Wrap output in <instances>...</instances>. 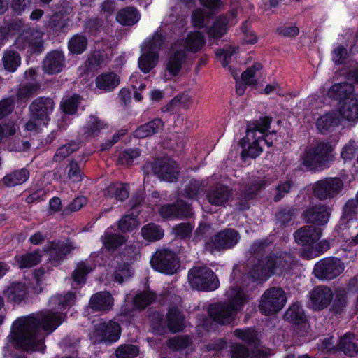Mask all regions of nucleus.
<instances>
[{
  "mask_svg": "<svg viewBox=\"0 0 358 358\" xmlns=\"http://www.w3.org/2000/svg\"><path fill=\"white\" fill-rule=\"evenodd\" d=\"M294 186L295 182L292 179L280 181L275 187L276 194L273 196V201L275 202L280 201L286 194L291 192Z\"/></svg>",
  "mask_w": 358,
  "mask_h": 358,
  "instance_id": "obj_56",
  "label": "nucleus"
},
{
  "mask_svg": "<svg viewBox=\"0 0 358 358\" xmlns=\"http://www.w3.org/2000/svg\"><path fill=\"white\" fill-rule=\"evenodd\" d=\"M344 184L338 177H326L316 181L312 187L313 196L320 201L331 199L338 196Z\"/></svg>",
  "mask_w": 358,
  "mask_h": 358,
  "instance_id": "obj_9",
  "label": "nucleus"
},
{
  "mask_svg": "<svg viewBox=\"0 0 358 358\" xmlns=\"http://www.w3.org/2000/svg\"><path fill=\"white\" fill-rule=\"evenodd\" d=\"M333 297L334 292L329 287L317 286L310 292L311 307L314 310H322L331 303Z\"/></svg>",
  "mask_w": 358,
  "mask_h": 358,
  "instance_id": "obj_16",
  "label": "nucleus"
},
{
  "mask_svg": "<svg viewBox=\"0 0 358 358\" xmlns=\"http://www.w3.org/2000/svg\"><path fill=\"white\" fill-rule=\"evenodd\" d=\"M285 320L305 328L307 325L303 311L297 304L290 306L284 315Z\"/></svg>",
  "mask_w": 358,
  "mask_h": 358,
  "instance_id": "obj_39",
  "label": "nucleus"
},
{
  "mask_svg": "<svg viewBox=\"0 0 358 358\" xmlns=\"http://www.w3.org/2000/svg\"><path fill=\"white\" fill-rule=\"evenodd\" d=\"M290 260L286 254L268 255L252 267L250 275L255 280H265L273 275H282L290 268Z\"/></svg>",
  "mask_w": 358,
  "mask_h": 358,
  "instance_id": "obj_3",
  "label": "nucleus"
},
{
  "mask_svg": "<svg viewBox=\"0 0 358 358\" xmlns=\"http://www.w3.org/2000/svg\"><path fill=\"white\" fill-rule=\"evenodd\" d=\"M87 201L85 196H76L66 206L63 208L62 213H61L62 216L66 217L73 213L78 211L87 203Z\"/></svg>",
  "mask_w": 358,
  "mask_h": 358,
  "instance_id": "obj_51",
  "label": "nucleus"
},
{
  "mask_svg": "<svg viewBox=\"0 0 358 358\" xmlns=\"http://www.w3.org/2000/svg\"><path fill=\"white\" fill-rule=\"evenodd\" d=\"M27 294V289L24 284L13 283L3 291L4 296L8 301L13 302H21Z\"/></svg>",
  "mask_w": 358,
  "mask_h": 358,
  "instance_id": "obj_40",
  "label": "nucleus"
},
{
  "mask_svg": "<svg viewBox=\"0 0 358 358\" xmlns=\"http://www.w3.org/2000/svg\"><path fill=\"white\" fill-rule=\"evenodd\" d=\"M103 193L106 196L122 201L129 197V186L127 183L112 182L104 189Z\"/></svg>",
  "mask_w": 358,
  "mask_h": 358,
  "instance_id": "obj_32",
  "label": "nucleus"
},
{
  "mask_svg": "<svg viewBox=\"0 0 358 358\" xmlns=\"http://www.w3.org/2000/svg\"><path fill=\"white\" fill-rule=\"evenodd\" d=\"M64 317V315L48 310L18 318L12 326L14 345L26 351H43L44 336L40 328L49 334L62 323Z\"/></svg>",
  "mask_w": 358,
  "mask_h": 358,
  "instance_id": "obj_1",
  "label": "nucleus"
},
{
  "mask_svg": "<svg viewBox=\"0 0 358 358\" xmlns=\"http://www.w3.org/2000/svg\"><path fill=\"white\" fill-rule=\"evenodd\" d=\"M187 58L186 52L182 49L171 51L168 56L165 70L171 77H177L182 65Z\"/></svg>",
  "mask_w": 358,
  "mask_h": 358,
  "instance_id": "obj_21",
  "label": "nucleus"
},
{
  "mask_svg": "<svg viewBox=\"0 0 358 358\" xmlns=\"http://www.w3.org/2000/svg\"><path fill=\"white\" fill-rule=\"evenodd\" d=\"M104 22L98 17H91L86 20L85 27L90 36H96L103 30Z\"/></svg>",
  "mask_w": 358,
  "mask_h": 358,
  "instance_id": "obj_57",
  "label": "nucleus"
},
{
  "mask_svg": "<svg viewBox=\"0 0 358 358\" xmlns=\"http://www.w3.org/2000/svg\"><path fill=\"white\" fill-rule=\"evenodd\" d=\"M235 336L245 342L250 346H254L259 344V340L257 338L256 331L251 329H237L234 331Z\"/></svg>",
  "mask_w": 358,
  "mask_h": 358,
  "instance_id": "obj_53",
  "label": "nucleus"
},
{
  "mask_svg": "<svg viewBox=\"0 0 358 358\" xmlns=\"http://www.w3.org/2000/svg\"><path fill=\"white\" fill-rule=\"evenodd\" d=\"M55 108L52 98L39 96L33 100L29 106V120L25 124L28 131H37L41 126H47Z\"/></svg>",
  "mask_w": 358,
  "mask_h": 358,
  "instance_id": "obj_5",
  "label": "nucleus"
},
{
  "mask_svg": "<svg viewBox=\"0 0 358 358\" xmlns=\"http://www.w3.org/2000/svg\"><path fill=\"white\" fill-rule=\"evenodd\" d=\"M287 302L285 291L280 287L267 289L261 297L259 308L262 313L272 315L279 312Z\"/></svg>",
  "mask_w": 358,
  "mask_h": 358,
  "instance_id": "obj_8",
  "label": "nucleus"
},
{
  "mask_svg": "<svg viewBox=\"0 0 358 358\" xmlns=\"http://www.w3.org/2000/svg\"><path fill=\"white\" fill-rule=\"evenodd\" d=\"M2 60L4 69L11 73L15 72L21 64V57L20 54L13 50L6 51Z\"/></svg>",
  "mask_w": 358,
  "mask_h": 358,
  "instance_id": "obj_46",
  "label": "nucleus"
},
{
  "mask_svg": "<svg viewBox=\"0 0 358 358\" xmlns=\"http://www.w3.org/2000/svg\"><path fill=\"white\" fill-rule=\"evenodd\" d=\"M127 241L125 236L119 234H106L103 238V248L114 252Z\"/></svg>",
  "mask_w": 358,
  "mask_h": 358,
  "instance_id": "obj_47",
  "label": "nucleus"
},
{
  "mask_svg": "<svg viewBox=\"0 0 358 358\" xmlns=\"http://www.w3.org/2000/svg\"><path fill=\"white\" fill-rule=\"evenodd\" d=\"M158 60L159 54L156 51L147 50L138 58V67L143 73H148L156 66Z\"/></svg>",
  "mask_w": 358,
  "mask_h": 358,
  "instance_id": "obj_38",
  "label": "nucleus"
},
{
  "mask_svg": "<svg viewBox=\"0 0 358 358\" xmlns=\"http://www.w3.org/2000/svg\"><path fill=\"white\" fill-rule=\"evenodd\" d=\"M92 271L85 262H81L78 264L77 268L72 274V278L75 282L78 284L85 281V276Z\"/></svg>",
  "mask_w": 358,
  "mask_h": 358,
  "instance_id": "obj_64",
  "label": "nucleus"
},
{
  "mask_svg": "<svg viewBox=\"0 0 358 358\" xmlns=\"http://www.w3.org/2000/svg\"><path fill=\"white\" fill-rule=\"evenodd\" d=\"M231 190L226 185H220L210 189L207 194L208 202L214 206L224 205L231 196Z\"/></svg>",
  "mask_w": 358,
  "mask_h": 358,
  "instance_id": "obj_28",
  "label": "nucleus"
},
{
  "mask_svg": "<svg viewBox=\"0 0 358 358\" xmlns=\"http://www.w3.org/2000/svg\"><path fill=\"white\" fill-rule=\"evenodd\" d=\"M341 124V115L338 112L332 110L320 115L316 120L315 125L318 131L322 134L332 131Z\"/></svg>",
  "mask_w": 358,
  "mask_h": 358,
  "instance_id": "obj_24",
  "label": "nucleus"
},
{
  "mask_svg": "<svg viewBox=\"0 0 358 358\" xmlns=\"http://www.w3.org/2000/svg\"><path fill=\"white\" fill-rule=\"evenodd\" d=\"M141 154V150L138 148H127L120 152L118 156V162L122 165L130 166L134 160Z\"/></svg>",
  "mask_w": 358,
  "mask_h": 358,
  "instance_id": "obj_55",
  "label": "nucleus"
},
{
  "mask_svg": "<svg viewBox=\"0 0 358 358\" xmlns=\"http://www.w3.org/2000/svg\"><path fill=\"white\" fill-rule=\"evenodd\" d=\"M67 178L74 183L81 182L84 178V173L82 171L81 165L78 158L71 159L66 167Z\"/></svg>",
  "mask_w": 358,
  "mask_h": 358,
  "instance_id": "obj_49",
  "label": "nucleus"
},
{
  "mask_svg": "<svg viewBox=\"0 0 358 358\" xmlns=\"http://www.w3.org/2000/svg\"><path fill=\"white\" fill-rule=\"evenodd\" d=\"M36 31L31 29L23 30L15 41V45L19 50H24L28 48L35 40Z\"/></svg>",
  "mask_w": 358,
  "mask_h": 358,
  "instance_id": "obj_48",
  "label": "nucleus"
},
{
  "mask_svg": "<svg viewBox=\"0 0 358 358\" xmlns=\"http://www.w3.org/2000/svg\"><path fill=\"white\" fill-rule=\"evenodd\" d=\"M331 213V208L325 204H317L306 209L302 217L306 224H327Z\"/></svg>",
  "mask_w": 358,
  "mask_h": 358,
  "instance_id": "obj_15",
  "label": "nucleus"
},
{
  "mask_svg": "<svg viewBox=\"0 0 358 358\" xmlns=\"http://www.w3.org/2000/svg\"><path fill=\"white\" fill-rule=\"evenodd\" d=\"M208 312L210 317L221 324H229L238 313L228 305L227 302L211 304Z\"/></svg>",
  "mask_w": 358,
  "mask_h": 358,
  "instance_id": "obj_17",
  "label": "nucleus"
},
{
  "mask_svg": "<svg viewBox=\"0 0 358 358\" xmlns=\"http://www.w3.org/2000/svg\"><path fill=\"white\" fill-rule=\"evenodd\" d=\"M103 127V123L97 117L90 115L84 127V134L87 137H96L99 136Z\"/></svg>",
  "mask_w": 358,
  "mask_h": 358,
  "instance_id": "obj_50",
  "label": "nucleus"
},
{
  "mask_svg": "<svg viewBox=\"0 0 358 358\" xmlns=\"http://www.w3.org/2000/svg\"><path fill=\"white\" fill-rule=\"evenodd\" d=\"M345 264L337 257H328L319 260L314 266L313 274L320 280H331L340 275Z\"/></svg>",
  "mask_w": 358,
  "mask_h": 358,
  "instance_id": "obj_10",
  "label": "nucleus"
},
{
  "mask_svg": "<svg viewBox=\"0 0 358 358\" xmlns=\"http://www.w3.org/2000/svg\"><path fill=\"white\" fill-rule=\"evenodd\" d=\"M139 352L138 348L134 345H122L115 350L117 358H134Z\"/></svg>",
  "mask_w": 358,
  "mask_h": 358,
  "instance_id": "obj_59",
  "label": "nucleus"
},
{
  "mask_svg": "<svg viewBox=\"0 0 358 358\" xmlns=\"http://www.w3.org/2000/svg\"><path fill=\"white\" fill-rule=\"evenodd\" d=\"M155 299V295L150 292L140 293L136 296L134 299V306L141 309H143Z\"/></svg>",
  "mask_w": 358,
  "mask_h": 358,
  "instance_id": "obj_61",
  "label": "nucleus"
},
{
  "mask_svg": "<svg viewBox=\"0 0 358 358\" xmlns=\"http://www.w3.org/2000/svg\"><path fill=\"white\" fill-rule=\"evenodd\" d=\"M150 263L154 269L166 274L176 273L180 266V262L176 255L166 249L156 251Z\"/></svg>",
  "mask_w": 358,
  "mask_h": 358,
  "instance_id": "obj_11",
  "label": "nucleus"
},
{
  "mask_svg": "<svg viewBox=\"0 0 358 358\" xmlns=\"http://www.w3.org/2000/svg\"><path fill=\"white\" fill-rule=\"evenodd\" d=\"M29 176V171L27 168H21L6 173L1 180V182L7 187H13L26 182Z\"/></svg>",
  "mask_w": 358,
  "mask_h": 358,
  "instance_id": "obj_27",
  "label": "nucleus"
},
{
  "mask_svg": "<svg viewBox=\"0 0 358 358\" xmlns=\"http://www.w3.org/2000/svg\"><path fill=\"white\" fill-rule=\"evenodd\" d=\"M352 94L353 89L347 83H335L327 91V96L332 100L338 101L339 106Z\"/></svg>",
  "mask_w": 358,
  "mask_h": 358,
  "instance_id": "obj_29",
  "label": "nucleus"
},
{
  "mask_svg": "<svg viewBox=\"0 0 358 358\" xmlns=\"http://www.w3.org/2000/svg\"><path fill=\"white\" fill-rule=\"evenodd\" d=\"M168 327L173 332H178L184 327V316L181 312L173 308L169 310L166 315Z\"/></svg>",
  "mask_w": 358,
  "mask_h": 358,
  "instance_id": "obj_41",
  "label": "nucleus"
},
{
  "mask_svg": "<svg viewBox=\"0 0 358 358\" xmlns=\"http://www.w3.org/2000/svg\"><path fill=\"white\" fill-rule=\"evenodd\" d=\"M81 101L82 96L76 93L62 100L60 103L62 113L69 115H75L78 112V108L81 103Z\"/></svg>",
  "mask_w": 358,
  "mask_h": 358,
  "instance_id": "obj_43",
  "label": "nucleus"
},
{
  "mask_svg": "<svg viewBox=\"0 0 358 358\" xmlns=\"http://www.w3.org/2000/svg\"><path fill=\"white\" fill-rule=\"evenodd\" d=\"M145 175L153 174L159 179L176 182L179 178L180 167L178 163L171 157H157L153 161H148L142 166Z\"/></svg>",
  "mask_w": 358,
  "mask_h": 358,
  "instance_id": "obj_6",
  "label": "nucleus"
},
{
  "mask_svg": "<svg viewBox=\"0 0 358 358\" xmlns=\"http://www.w3.org/2000/svg\"><path fill=\"white\" fill-rule=\"evenodd\" d=\"M329 243L326 241H321L315 245L301 249L300 255L306 259H312L320 254L327 252L329 249Z\"/></svg>",
  "mask_w": 358,
  "mask_h": 358,
  "instance_id": "obj_44",
  "label": "nucleus"
},
{
  "mask_svg": "<svg viewBox=\"0 0 358 358\" xmlns=\"http://www.w3.org/2000/svg\"><path fill=\"white\" fill-rule=\"evenodd\" d=\"M190 286L196 290L212 292L217 289L220 282L215 273L206 266H194L188 273Z\"/></svg>",
  "mask_w": 358,
  "mask_h": 358,
  "instance_id": "obj_7",
  "label": "nucleus"
},
{
  "mask_svg": "<svg viewBox=\"0 0 358 358\" xmlns=\"http://www.w3.org/2000/svg\"><path fill=\"white\" fill-rule=\"evenodd\" d=\"M322 230L317 225H304L294 234L296 241L303 245L310 247L320 238Z\"/></svg>",
  "mask_w": 358,
  "mask_h": 358,
  "instance_id": "obj_19",
  "label": "nucleus"
},
{
  "mask_svg": "<svg viewBox=\"0 0 358 358\" xmlns=\"http://www.w3.org/2000/svg\"><path fill=\"white\" fill-rule=\"evenodd\" d=\"M159 213L162 217L167 220L189 218L192 215L191 205L183 200L162 206Z\"/></svg>",
  "mask_w": 358,
  "mask_h": 358,
  "instance_id": "obj_14",
  "label": "nucleus"
},
{
  "mask_svg": "<svg viewBox=\"0 0 358 358\" xmlns=\"http://www.w3.org/2000/svg\"><path fill=\"white\" fill-rule=\"evenodd\" d=\"M272 117L269 115L260 116L259 118L250 125L246 130L245 136L238 143L242 148L241 159L246 162L248 159H255L263 152L260 145V141L263 134L266 133L271 127Z\"/></svg>",
  "mask_w": 358,
  "mask_h": 358,
  "instance_id": "obj_2",
  "label": "nucleus"
},
{
  "mask_svg": "<svg viewBox=\"0 0 358 358\" xmlns=\"http://www.w3.org/2000/svg\"><path fill=\"white\" fill-rule=\"evenodd\" d=\"M164 126L160 118H155L147 123L138 126L134 131V136L144 138L157 134Z\"/></svg>",
  "mask_w": 358,
  "mask_h": 358,
  "instance_id": "obj_30",
  "label": "nucleus"
},
{
  "mask_svg": "<svg viewBox=\"0 0 358 358\" xmlns=\"http://www.w3.org/2000/svg\"><path fill=\"white\" fill-rule=\"evenodd\" d=\"M334 147L329 141H320L307 148L301 158L302 164L310 171H322L334 161Z\"/></svg>",
  "mask_w": 358,
  "mask_h": 358,
  "instance_id": "obj_4",
  "label": "nucleus"
},
{
  "mask_svg": "<svg viewBox=\"0 0 358 358\" xmlns=\"http://www.w3.org/2000/svg\"><path fill=\"white\" fill-rule=\"evenodd\" d=\"M121 334V327L119 323L110 320L101 321L94 324L92 338L95 342H115Z\"/></svg>",
  "mask_w": 358,
  "mask_h": 358,
  "instance_id": "obj_13",
  "label": "nucleus"
},
{
  "mask_svg": "<svg viewBox=\"0 0 358 358\" xmlns=\"http://www.w3.org/2000/svg\"><path fill=\"white\" fill-rule=\"evenodd\" d=\"M358 202L355 200H349L343 207V213L340 219V224H349L357 220Z\"/></svg>",
  "mask_w": 358,
  "mask_h": 358,
  "instance_id": "obj_45",
  "label": "nucleus"
},
{
  "mask_svg": "<svg viewBox=\"0 0 358 358\" xmlns=\"http://www.w3.org/2000/svg\"><path fill=\"white\" fill-rule=\"evenodd\" d=\"M74 248L71 243H66L65 245L60 246L57 243L52 242L47 245L50 257L55 260L63 259Z\"/></svg>",
  "mask_w": 358,
  "mask_h": 358,
  "instance_id": "obj_42",
  "label": "nucleus"
},
{
  "mask_svg": "<svg viewBox=\"0 0 358 358\" xmlns=\"http://www.w3.org/2000/svg\"><path fill=\"white\" fill-rule=\"evenodd\" d=\"M88 39L85 34H77L68 41V50L73 55H81L87 48Z\"/></svg>",
  "mask_w": 358,
  "mask_h": 358,
  "instance_id": "obj_37",
  "label": "nucleus"
},
{
  "mask_svg": "<svg viewBox=\"0 0 358 358\" xmlns=\"http://www.w3.org/2000/svg\"><path fill=\"white\" fill-rule=\"evenodd\" d=\"M238 233L232 229L220 231L206 243L205 248L210 252L214 250H227L232 248L239 241Z\"/></svg>",
  "mask_w": 358,
  "mask_h": 358,
  "instance_id": "obj_12",
  "label": "nucleus"
},
{
  "mask_svg": "<svg viewBox=\"0 0 358 358\" xmlns=\"http://www.w3.org/2000/svg\"><path fill=\"white\" fill-rule=\"evenodd\" d=\"M41 255L38 251L26 253L16 259L20 268H31L41 262Z\"/></svg>",
  "mask_w": 358,
  "mask_h": 358,
  "instance_id": "obj_52",
  "label": "nucleus"
},
{
  "mask_svg": "<svg viewBox=\"0 0 358 358\" xmlns=\"http://www.w3.org/2000/svg\"><path fill=\"white\" fill-rule=\"evenodd\" d=\"M229 352L231 358H249L250 357L248 348L239 343L231 344Z\"/></svg>",
  "mask_w": 358,
  "mask_h": 358,
  "instance_id": "obj_63",
  "label": "nucleus"
},
{
  "mask_svg": "<svg viewBox=\"0 0 358 358\" xmlns=\"http://www.w3.org/2000/svg\"><path fill=\"white\" fill-rule=\"evenodd\" d=\"M120 76L114 71L103 72L95 78V85L103 92H112L120 84Z\"/></svg>",
  "mask_w": 358,
  "mask_h": 358,
  "instance_id": "obj_25",
  "label": "nucleus"
},
{
  "mask_svg": "<svg viewBox=\"0 0 358 358\" xmlns=\"http://www.w3.org/2000/svg\"><path fill=\"white\" fill-rule=\"evenodd\" d=\"M40 88V85L36 83H28L20 87L17 92V98L20 100L27 99L32 96Z\"/></svg>",
  "mask_w": 358,
  "mask_h": 358,
  "instance_id": "obj_60",
  "label": "nucleus"
},
{
  "mask_svg": "<svg viewBox=\"0 0 358 358\" xmlns=\"http://www.w3.org/2000/svg\"><path fill=\"white\" fill-rule=\"evenodd\" d=\"M334 300L333 308L336 313L341 312L347 306V292L344 289L339 288L334 294Z\"/></svg>",
  "mask_w": 358,
  "mask_h": 358,
  "instance_id": "obj_58",
  "label": "nucleus"
},
{
  "mask_svg": "<svg viewBox=\"0 0 358 358\" xmlns=\"http://www.w3.org/2000/svg\"><path fill=\"white\" fill-rule=\"evenodd\" d=\"M228 299L227 304L236 312L240 311L244 303L248 301V296L242 288L236 285L231 287L226 294Z\"/></svg>",
  "mask_w": 358,
  "mask_h": 358,
  "instance_id": "obj_31",
  "label": "nucleus"
},
{
  "mask_svg": "<svg viewBox=\"0 0 358 358\" xmlns=\"http://www.w3.org/2000/svg\"><path fill=\"white\" fill-rule=\"evenodd\" d=\"M144 197L138 194H134L130 199V209L115 224H141L138 217L141 211Z\"/></svg>",
  "mask_w": 358,
  "mask_h": 358,
  "instance_id": "obj_20",
  "label": "nucleus"
},
{
  "mask_svg": "<svg viewBox=\"0 0 358 358\" xmlns=\"http://www.w3.org/2000/svg\"><path fill=\"white\" fill-rule=\"evenodd\" d=\"M229 29V26L227 17L220 15L213 21L206 33L210 40L219 41L228 32Z\"/></svg>",
  "mask_w": 358,
  "mask_h": 358,
  "instance_id": "obj_26",
  "label": "nucleus"
},
{
  "mask_svg": "<svg viewBox=\"0 0 358 358\" xmlns=\"http://www.w3.org/2000/svg\"><path fill=\"white\" fill-rule=\"evenodd\" d=\"M64 62L65 56L62 50H52L46 55L43 62V70L49 75L57 74L62 71Z\"/></svg>",
  "mask_w": 358,
  "mask_h": 358,
  "instance_id": "obj_18",
  "label": "nucleus"
},
{
  "mask_svg": "<svg viewBox=\"0 0 358 358\" xmlns=\"http://www.w3.org/2000/svg\"><path fill=\"white\" fill-rule=\"evenodd\" d=\"M206 44V40L201 32L195 31L187 34L185 42V51L196 53L199 52Z\"/></svg>",
  "mask_w": 358,
  "mask_h": 358,
  "instance_id": "obj_34",
  "label": "nucleus"
},
{
  "mask_svg": "<svg viewBox=\"0 0 358 358\" xmlns=\"http://www.w3.org/2000/svg\"><path fill=\"white\" fill-rule=\"evenodd\" d=\"M143 237L149 241H156L164 236V230L159 225H144L141 229Z\"/></svg>",
  "mask_w": 358,
  "mask_h": 358,
  "instance_id": "obj_54",
  "label": "nucleus"
},
{
  "mask_svg": "<svg viewBox=\"0 0 358 358\" xmlns=\"http://www.w3.org/2000/svg\"><path fill=\"white\" fill-rule=\"evenodd\" d=\"M114 304V299L108 292H99L93 294L89 307L94 311L108 312Z\"/></svg>",
  "mask_w": 358,
  "mask_h": 358,
  "instance_id": "obj_23",
  "label": "nucleus"
},
{
  "mask_svg": "<svg viewBox=\"0 0 358 358\" xmlns=\"http://www.w3.org/2000/svg\"><path fill=\"white\" fill-rule=\"evenodd\" d=\"M139 11L134 7L127 6L118 11L116 20L123 26H132L140 20Z\"/></svg>",
  "mask_w": 358,
  "mask_h": 358,
  "instance_id": "obj_33",
  "label": "nucleus"
},
{
  "mask_svg": "<svg viewBox=\"0 0 358 358\" xmlns=\"http://www.w3.org/2000/svg\"><path fill=\"white\" fill-rule=\"evenodd\" d=\"M355 335L353 334H345L343 336L337 343L338 350L342 351L345 355L349 357H354L358 352V345L354 341Z\"/></svg>",
  "mask_w": 358,
  "mask_h": 358,
  "instance_id": "obj_36",
  "label": "nucleus"
},
{
  "mask_svg": "<svg viewBox=\"0 0 358 358\" xmlns=\"http://www.w3.org/2000/svg\"><path fill=\"white\" fill-rule=\"evenodd\" d=\"M299 208L294 206H280L275 213L277 224H289L299 215Z\"/></svg>",
  "mask_w": 358,
  "mask_h": 358,
  "instance_id": "obj_35",
  "label": "nucleus"
},
{
  "mask_svg": "<svg viewBox=\"0 0 358 358\" xmlns=\"http://www.w3.org/2000/svg\"><path fill=\"white\" fill-rule=\"evenodd\" d=\"M338 113L349 122H358V94H351L346 101L339 106Z\"/></svg>",
  "mask_w": 358,
  "mask_h": 358,
  "instance_id": "obj_22",
  "label": "nucleus"
},
{
  "mask_svg": "<svg viewBox=\"0 0 358 358\" xmlns=\"http://www.w3.org/2000/svg\"><path fill=\"white\" fill-rule=\"evenodd\" d=\"M201 182L199 180L192 178L189 180L188 183L185 185L183 196L188 199H193L197 196L199 194L200 188H201Z\"/></svg>",
  "mask_w": 358,
  "mask_h": 358,
  "instance_id": "obj_62",
  "label": "nucleus"
}]
</instances>
